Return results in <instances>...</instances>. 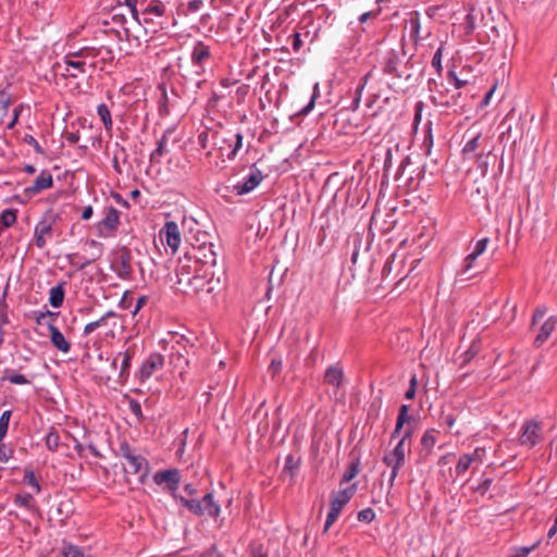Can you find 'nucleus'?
Here are the masks:
<instances>
[{
	"label": "nucleus",
	"instance_id": "nucleus-41",
	"mask_svg": "<svg viewBox=\"0 0 557 557\" xmlns=\"http://www.w3.org/2000/svg\"><path fill=\"white\" fill-rule=\"evenodd\" d=\"M11 419V411L5 410L0 417V442L4 438L8 433L9 422Z\"/></svg>",
	"mask_w": 557,
	"mask_h": 557
},
{
	"label": "nucleus",
	"instance_id": "nucleus-44",
	"mask_svg": "<svg viewBox=\"0 0 557 557\" xmlns=\"http://www.w3.org/2000/svg\"><path fill=\"white\" fill-rule=\"evenodd\" d=\"M320 96V92H319V84L315 83L314 84V87H313V94L310 98V101L307 106H305L304 108H301L299 110V113L302 114V115H306L308 114L312 109H313V106H314V102H315V99Z\"/></svg>",
	"mask_w": 557,
	"mask_h": 557
},
{
	"label": "nucleus",
	"instance_id": "nucleus-13",
	"mask_svg": "<svg viewBox=\"0 0 557 557\" xmlns=\"http://www.w3.org/2000/svg\"><path fill=\"white\" fill-rule=\"evenodd\" d=\"M164 358L160 354H151L141 364L139 369V379L146 381L151 377L156 370L161 369Z\"/></svg>",
	"mask_w": 557,
	"mask_h": 557
},
{
	"label": "nucleus",
	"instance_id": "nucleus-31",
	"mask_svg": "<svg viewBox=\"0 0 557 557\" xmlns=\"http://www.w3.org/2000/svg\"><path fill=\"white\" fill-rule=\"evenodd\" d=\"M481 133H478L474 135L471 139H469L463 148H462V154L465 158H468V156L472 152H474L481 145Z\"/></svg>",
	"mask_w": 557,
	"mask_h": 557
},
{
	"label": "nucleus",
	"instance_id": "nucleus-36",
	"mask_svg": "<svg viewBox=\"0 0 557 557\" xmlns=\"http://www.w3.org/2000/svg\"><path fill=\"white\" fill-rule=\"evenodd\" d=\"M3 380L9 381L10 383L16 384V385H23V384L29 383V381L26 379L25 375L20 374V373H14L11 370L4 371Z\"/></svg>",
	"mask_w": 557,
	"mask_h": 557
},
{
	"label": "nucleus",
	"instance_id": "nucleus-2",
	"mask_svg": "<svg viewBox=\"0 0 557 557\" xmlns=\"http://www.w3.org/2000/svg\"><path fill=\"white\" fill-rule=\"evenodd\" d=\"M174 497L196 516H202L207 513L211 518H218L221 512L220 505L214 500L212 493H207L201 500L196 498H185L183 496L176 495Z\"/></svg>",
	"mask_w": 557,
	"mask_h": 557
},
{
	"label": "nucleus",
	"instance_id": "nucleus-30",
	"mask_svg": "<svg viewBox=\"0 0 557 557\" xmlns=\"http://www.w3.org/2000/svg\"><path fill=\"white\" fill-rule=\"evenodd\" d=\"M407 27L409 28L410 38L417 41L420 32V21L417 12L411 13L410 18L407 21Z\"/></svg>",
	"mask_w": 557,
	"mask_h": 557
},
{
	"label": "nucleus",
	"instance_id": "nucleus-63",
	"mask_svg": "<svg viewBox=\"0 0 557 557\" xmlns=\"http://www.w3.org/2000/svg\"><path fill=\"white\" fill-rule=\"evenodd\" d=\"M98 327H99V324L97 323V321H92V322H90V323L85 325L84 334L85 335H89L90 333H92Z\"/></svg>",
	"mask_w": 557,
	"mask_h": 557
},
{
	"label": "nucleus",
	"instance_id": "nucleus-16",
	"mask_svg": "<svg viewBox=\"0 0 557 557\" xmlns=\"http://www.w3.org/2000/svg\"><path fill=\"white\" fill-rule=\"evenodd\" d=\"M133 356L134 351L127 349L125 351L119 352L117 356L112 361V367L116 369L117 361L121 359V367L119 372V377L121 382H125L129 375V368Z\"/></svg>",
	"mask_w": 557,
	"mask_h": 557
},
{
	"label": "nucleus",
	"instance_id": "nucleus-54",
	"mask_svg": "<svg viewBox=\"0 0 557 557\" xmlns=\"http://www.w3.org/2000/svg\"><path fill=\"white\" fill-rule=\"evenodd\" d=\"M129 409L138 419L143 418L141 406L137 400H131Z\"/></svg>",
	"mask_w": 557,
	"mask_h": 557
},
{
	"label": "nucleus",
	"instance_id": "nucleus-59",
	"mask_svg": "<svg viewBox=\"0 0 557 557\" xmlns=\"http://www.w3.org/2000/svg\"><path fill=\"white\" fill-rule=\"evenodd\" d=\"M546 313L545 308H537L532 317V325H534L539 320L543 319Z\"/></svg>",
	"mask_w": 557,
	"mask_h": 557
},
{
	"label": "nucleus",
	"instance_id": "nucleus-56",
	"mask_svg": "<svg viewBox=\"0 0 557 557\" xmlns=\"http://www.w3.org/2000/svg\"><path fill=\"white\" fill-rule=\"evenodd\" d=\"M411 435H412V430H411V429H407V430L404 432V434H403V436L400 437V440L398 441V443H403V445H404V450H405V451H409V450H410V447H409V445H406V442H407L408 440H410Z\"/></svg>",
	"mask_w": 557,
	"mask_h": 557
},
{
	"label": "nucleus",
	"instance_id": "nucleus-43",
	"mask_svg": "<svg viewBox=\"0 0 557 557\" xmlns=\"http://www.w3.org/2000/svg\"><path fill=\"white\" fill-rule=\"evenodd\" d=\"M60 444V436L57 432L50 431L46 436V445L48 449L54 451L58 449Z\"/></svg>",
	"mask_w": 557,
	"mask_h": 557
},
{
	"label": "nucleus",
	"instance_id": "nucleus-40",
	"mask_svg": "<svg viewBox=\"0 0 557 557\" xmlns=\"http://www.w3.org/2000/svg\"><path fill=\"white\" fill-rule=\"evenodd\" d=\"M65 65H66V75L70 77H77V73L71 72L70 67H73V69L79 71L81 73H84V66H85L84 61H75V60L67 59L65 61Z\"/></svg>",
	"mask_w": 557,
	"mask_h": 557
},
{
	"label": "nucleus",
	"instance_id": "nucleus-9",
	"mask_svg": "<svg viewBox=\"0 0 557 557\" xmlns=\"http://www.w3.org/2000/svg\"><path fill=\"white\" fill-rule=\"evenodd\" d=\"M120 224V212L114 207L106 209L104 218L97 224L98 234L101 237L110 236Z\"/></svg>",
	"mask_w": 557,
	"mask_h": 557
},
{
	"label": "nucleus",
	"instance_id": "nucleus-12",
	"mask_svg": "<svg viewBox=\"0 0 557 557\" xmlns=\"http://www.w3.org/2000/svg\"><path fill=\"white\" fill-rule=\"evenodd\" d=\"M211 57L210 47L202 41H197L191 51V62L197 67V75H201L205 71L203 63Z\"/></svg>",
	"mask_w": 557,
	"mask_h": 557
},
{
	"label": "nucleus",
	"instance_id": "nucleus-29",
	"mask_svg": "<svg viewBox=\"0 0 557 557\" xmlns=\"http://www.w3.org/2000/svg\"><path fill=\"white\" fill-rule=\"evenodd\" d=\"M359 472H360V460L355 459L348 465V468L344 472L342 481H341V485L344 483L350 482L354 478H356L358 475Z\"/></svg>",
	"mask_w": 557,
	"mask_h": 557
},
{
	"label": "nucleus",
	"instance_id": "nucleus-33",
	"mask_svg": "<svg viewBox=\"0 0 557 557\" xmlns=\"http://www.w3.org/2000/svg\"><path fill=\"white\" fill-rule=\"evenodd\" d=\"M166 152V136L163 135L162 138L158 141L157 148L152 151L150 156L151 162L159 163L161 157Z\"/></svg>",
	"mask_w": 557,
	"mask_h": 557
},
{
	"label": "nucleus",
	"instance_id": "nucleus-55",
	"mask_svg": "<svg viewBox=\"0 0 557 557\" xmlns=\"http://www.w3.org/2000/svg\"><path fill=\"white\" fill-rule=\"evenodd\" d=\"M25 480L27 481V483H28L29 485H32V486L35 488V491H36L37 493H39V492H40V485H39V483L37 482V480H36V478H35V475H34V473H33V472L25 473Z\"/></svg>",
	"mask_w": 557,
	"mask_h": 557
},
{
	"label": "nucleus",
	"instance_id": "nucleus-35",
	"mask_svg": "<svg viewBox=\"0 0 557 557\" xmlns=\"http://www.w3.org/2000/svg\"><path fill=\"white\" fill-rule=\"evenodd\" d=\"M14 504L18 507L32 509L34 507V498L29 493L16 494L14 497Z\"/></svg>",
	"mask_w": 557,
	"mask_h": 557
},
{
	"label": "nucleus",
	"instance_id": "nucleus-28",
	"mask_svg": "<svg viewBox=\"0 0 557 557\" xmlns=\"http://www.w3.org/2000/svg\"><path fill=\"white\" fill-rule=\"evenodd\" d=\"M343 376L344 374L342 369L332 366L326 370L324 379L327 384L338 387L342 383Z\"/></svg>",
	"mask_w": 557,
	"mask_h": 557
},
{
	"label": "nucleus",
	"instance_id": "nucleus-38",
	"mask_svg": "<svg viewBox=\"0 0 557 557\" xmlns=\"http://www.w3.org/2000/svg\"><path fill=\"white\" fill-rule=\"evenodd\" d=\"M263 89H265L268 97H270L271 100H274L275 104L278 103V91L274 89V84L271 82L269 74L265 75L264 82H263Z\"/></svg>",
	"mask_w": 557,
	"mask_h": 557
},
{
	"label": "nucleus",
	"instance_id": "nucleus-15",
	"mask_svg": "<svg viewBox=\"0 0 557 557\" xmlns=\"http://www.w3.org/2000/svg\"><path fill=\"white\" fill-rule=\"evenodd\" d=\"M262 181V174L259 170H253L244 182L234 185L233 189L237 195H245L253 190Z\"/></svg>",
	"mask_w": 557,
	"mask_h": 557
},
{
	"label": "nucleus",
	"instance_id": "nucleus-46",
	"mask_svg": "<svg viewBox=\"0 0 557 557\" xmlns=\"http://www.w3.org/2000/svg\"><path fill=\"white\" fill-rule=\"evenodd\" d=\"M442 55H443V46L438 47L435 51L433 59H432V66L436 70L438 75H441L443 67H442Z\"/></svg>",
	"mask_w": 557,
	"mask_h": 557
},
{
	"label": "nucleus",
	"instance_id": "nucleus-14",
	"mask_svg": "<svg viewBox=\"0 0 557 557\" xmlns=\"http://www.w3.org/2000/svg\"><path fill=\"white\" fill-rule=\"evenodd\" d=\"M161 238H165L166 245L175 252L181 244V233L175 222H166L160 232Z\"/></svg>",
	"mask_w": 557,
	"mask_h": 557
},
{
	"label": "nucleus",
	"instance_id": "nucleus-17",
	"mask_svg": "<svg viewBox=\"0 0 557 557\" xmlns=\"http://www.w3.org/2000/svg\"><path fill=\"white\" fill-rule=\"evenodd\" d=\"M557 325V319L555 317H549L544 321L542 326L540 327L539 334L534 338V346L541 347L555 331Z\"/></svg>",
	"mask_w": 557,
	"mask_h": 557
},
{
	"label": "nucleus",
	"instance_id": "nucleus-7",
	"mask_svg": "<svg viewBox=\"0 0 557 557\" xmlns=\"http://www.w3.org/2000/svg\"><path fill=\"white\" fill-rule=\"evenodd\" d=\"M213 244H202L198 247H193L191 251L189 252V256L191 259H194V265L196 268H202V267H216V253L214 251Z\"/></svg>",
	"mask_w": 557,
	"mask_h": 557
},
{
	"label": "nucleus",
	"instance_id": "nucleus-37",
	"mask_svg": "<svg viewBox=\"0 0 557 557\" xmlns=\"http://www.w3.org/2000/svg\"><path fill=\"white\" fill-rule=\"evenodd\" d=\"M472 465H473V459L470 458L469 454L461 455L456 465V473L458 475L463 474Z\"/></svg>",
	"mask_w": 557,
	"mask_h": 557
},
{
	"label": "nucleus",
	"instance_id": "nucleus-53",
	"mask_svg": "<svg viewBox=\"0 0 557 557\" xmlns=\"http://www.w3.org/2000/svg\"><path fill=\"white\" fill-rule=\"evenodd\" d=\"M395 259H396V256L391 255L389 258L386 260V262L383 267V270H382V275L384 277L391 274L393 264L395 263Z\"/></svg>",
	"mask_w": 557,
	"mask_h": 557
},
{
	"label": "nucleus",
	"instance_id": "nucleus-18",
	"mask_svg": "<svg viewBox=\"0 0 557 557\" xmlns=\"http://www.w3.org/2000/svg\"><path fill=\"white\" fill-rule=\"evenodd\" d=\"M436 431L434 429L426 430L421 437V450L419 453L420 461L425 460L431 454L436 444Z\"/></svg>",
	"mask_w": 557,
	"mask_h": 557
},
{
	"label": "nucleus",
	"instance_id": "nucleus-60",
	"mask_svg": "<svg viewBox=\"0 0 557 557\" xmlns=\"http://www.w3.org/2000/svg\"><path fill=\"white\" fill-rule=\"evenodd\" d=\"M292 45H293V49L295 51H298L302 45V41L300 39V36L298 33H294L292 36Z\"/></svg>",
	"mask_w": 557,
	"mask_h": 557
},
{
	"label": "nucleus",
	"instance_id": "nucleus-5",
	"mask_svg": "<svg viewBox=\"0 0 557 557\" xmlns=\"http://www.w3.org/2000/svg\"><path fill=\"white\" fill-rule=\"evenodd\" d=\"M59 220V215L52 210H47L41 216L40 221L35 226L34 237L35 244L39 249L47 245V238L51 237L53 226Z\"/></svg>",
	"mask_w": 557,
	"mask_h": 557
},
{
	"label": "nucleus",
	"instance_id": "nucleus-50",
	"mask_svg": "<svg viewBox=\"0 0 557 557\" xmlns=\"http://www.w3.org/2000/svg\"><path fill=\"white\" fill-rule=\"evenodd\" d=\"M487 243H488L487 237L478 240L472 253H474V256H478V257L481 256L485 251Z\"/></svg>",
	"mask_w": 557,
	"mask_h": 557
},
{
	"label": "nucleus",
	"instance_id": "nucleus-47",
	"mask_svg": "<svg viewBox=\"0 0 557 557\" xmlns=\"http://www.w3.org/2000/svg\"><path fill=\"white\" fill-rule=\"evenodd\" d=\"M234 138H235V144H234L233 148L231 149V151L227 153L228 159L235 158L237 152L239 151V149L243 147L242 134H239V133L235 134Z\"/></svg>",
	"mask_w": 557,
	"mask_h": 557
},
{
	"label": "nucleus",
	"instance_id": "nucleus-58",
	"mask_svg": "<svg viewBox=\"0 0 557 557\" xmlns=\"http://www.w3.org/2000/svg\"><path fill=\"white\" fill-rule=\"evenodd\" d=\"M202 0H191L188 2L187 10L191 13H195L199 11V9L202 7Z\"/></svg>",
	"mask_w": 557,
	"mask_h": 557
},
{
	"label": "nucleus",
	"instance_id": "nucleus-25",
	"mask_svg": "<svg viewBox=\"0 0 557 557\" xmlns=\"http://www.w3.org/2000/svg\"><path fill=\"white\" fill-rule=\"evenodd\" d=\"M177 348H172L173 350L175 349V351L171 354V363L182 373L186 367H188L189 359L181 351V343H177Z\"/></svg>",
	"mask_w": 557,
	"mask_h": 557
},
{
	"label": "nucleus",
	"instance_id": "nucleus-39",
	"mask_svg": "<svg viewBox=\"0 0 557 557\" xmlns=\"http://www.w3.org/2000/svg\"><path fill=\"white\" fill-rule=\"evenodd\" d=\"M62 555L64 557H84L82 549L71 543H65L62 547Z\"/></svg>",
	"mask_w": 557,
	"mask_h": 557
},
{
	"label": "nucleus",
	"instance_id": "nucleus-26",
	"mask_svg": "<svg viewBox=\"0 0 557 557\" xmlns=\"http://www.w3.org/2000/svg\"><path fill=\"white\" fill-rule=\"evenodd\" d=\"M64 283L52 287L49 292V302L53 308H60L64 301Z\"/></svg>",
	"mask_w": 557,
	"mask_h": 557
},
{
	"label": "nucleus",
	"instance_id": "nucleus-51",
	"mask_svg": "<svg viewBox=\"0 0 557 557\" xmlns=\"http://www.w3.org/2000/svg\"><path fill=\"white\" fill-rule=\"evenodd\" d=\"M540 545V541L535 542L531 546L520 547L518 553L512 557H528V555L533 552Z\"/></svg>",
	"mask_w": 557,
	"mask_h": 557
},
{
	"label": "nucleus",
	"instance_id": "nucleus-45",
	"mask_svg": "<svg viewBox=\"0 0 557 557\" xmlns=\"http://www.w3.org/2000/svg\"><path fill=\"white\" fill-rule=\"evenodd\" d=\"M357 518L360 522L370 523L375 519V512L372 508H366L358 512Z\"/></svg>",
	"mask_w": 557,
	"mask_h": 557
},
{
	"label": "nucleus",
	"instance_id": "nucleus-48",
	"mask_svg": "<svg viewBox=\"0 0 557 557\" xmlns=\"http://www.w3.org/2000/svg\"><path fill=\"white\" fill-rule=\"evenodd\" d=\"M469 456L471 459H473V463L480 465L483 462L486 456V450L485 448L476 447L472 454H469Z\"/></svg>",
	"mask_w": 557,
	"mask_h": 557
},
{
	"label": "nucleus",
	"instance_id": "nucleus-61",
	"mask_svg": "<svg viewBox=\"0 0 557 557\" xmlns=\"http://www.w3.org/2000/svg\"><path fill=\"white\" fill-rule=\"evenodd\" d=\"M492 484V479H485L482 483H480L478 486H476V491L480 492L481 494H484L491 486Z\"/></svg>",
	"mask_w": 557,
	"mask_h": 557
},
{
	"label": "nucleus",
	"instance_id": "nucleus-62",
	"mask_svg": "<svg viewBox=\"0 0 557 557\" xmlns=\"http://www.w3.org/2000/svg\"><path fill=\"white\" fill-rule=\"evenodd\" d=\"M423 145L426 147V154H430L431 148H432V145H433V138H432V134H431V128L430 127H429V131H428V135L424 138Z\"/></svg>",
	"mask_w": 557,
	"mask_h": 557
},
{
	"label": "nucleus",
	"instance_id": "nucleus-1",
	"mask_svg": "<svg viewBox=\"0 0 557 557\" xmlns=\"http://www.w3.org/2000/svg\"><path fill=\"white\" fill-rule=\"evenodd\" d=\"M216 267H202L196 268L193 277L186 278V284L193 287V289L199 293L212 294L221 285L222 276L224 272L221 268L215 270Z\"/></svg>",
	"mask_w": 557,
	"mask_h": 557
},
{
	"label": "nucleus",
	"instance_id": "nucleus-23",
	"mask_svg": "<svg viewBox=\"0 0 557 557\" xmlns=\"http://www.w3.org/2000/svg\"><path fill=\"white\" fill-rule=\"evenodd\" d=\"M196 267L194 265V261H191V257L189 252L186 253L185 260H180L176 274L178 277V284L186 283L187 277H191V272L195 273Z\"/></svg>",
	"mask_w": 557,
	"mask_h": 557
},
{
	"label": "nucleus",
	"instance_id": "nucleus-24",
	"mask_svg": "<svg viewBox=\"0 0 557 557\" xmlns=\"http://www.w3.org/2000/svg\"><path fill=\"white\" fill-rule=\"evenodd\" d=\"M133 272L131 265V255L128 251H124L120 257V262L116 269V273L120 277L127 280L131 277Z\"/></svg>",
	"mask_w": 557,
	"mask_h": 557
},
{
	"label": "nucleus",
	"instance_id": "nucleus-49",
	"mask_svg": "<svg viewBox=\"0 0 557 557\" xmlns=\"http://www.w3.org/2000/svg\"><path fill=\"white\" fill-rule=\"evenodd\" d=\"M478 256H474V253H469L465 260H463V264H462V268H461V273L462 274H466L467 272H469L471 270V268L473 267V263L474 261L476 260Z\"/></svg>",
	"mask_w": 557,
	"mask_h": 557
},
{
	"label": "nucleus",
	"instance_id": "nucleus-27",
	"mask_svg": "<svg viewBox=\"0 0 557 557\" xmlns=\"http://www.w3.org/2000/svg\"><path fill=\"white\" fill-rule=\"evenodd\" d=\"M409 406L408 405H401L399 408L397 421L394 431L392 432V438H395L398 436L400 430L403 429L404 424L410 420V417L408 416Z\"/></svg>",
	"mask_w": 557,
	"mask_h": 557
},
{
	"label": "nucleus",
	"instance_id": "nucleus-52",
	"mask_svg": "<svg viewBox=\"0 0 557 557\" xmlns=\"http://www.w3.org/2000/svg\"><path fill=\"white\" fill-rule=\"evenodd\" d=\"M36 323L37 324H47L49 323V321H47L48 318H52L54 315V313L50 312V311H46V312H36Z\"/></svg>",
	"mask_w": 557,
	"mask_h": 557
},
{
	"label": "nucleus",
	"instance_id": "nucleus-3",
	"mask_svg": "<svg viewBox=\"0 0 557 557\" xmlns=\"http://www.w3.org/2000/svg\"><path fill=\"white\" fill-rule=\"evenodd\" d=\"M357 492V484L352 483L351 485L342 488L332 494L330 511L326 516L324 532H326L331 525L337 520L343 508L349 503V500L354 497Z\"/></svg>",
	"mask_w": 557,
	"mask_h": 557
},
{
	"label": "nucleus",
	"instance_id": "nucleus-22",
	"mask_svg": "<svg viewBox=\"0 0 557 557\" xmlns=\"http://www.w3.org/2000/svg\"><path fill=\"white\" fill-rule=\"evenodd\" d=\"M301 465V457L298 454L288 455L285 459L283 472L289 476V483H294V479L297 475Z\"/></svg>",
	"mask_w": 557,
	"mask_h": 557
},
{
	"label": "nucleus",
	"instance_id": "nucleus-57",
	"mask_svg": "<svg viewBox=\"0 0 557 557\" xmlns=\"http://www.w3.org/2000/svg\"><path fill=\"white\" fill-rule=\"evenodd\" d=\"M475 162H476V164H478V168L481 170V172H482L483 174H485V173H486V171H487V166H488V165H487V162L484 160V158H483V154H482V153H481V154H476V156H475Z\"/></svg>",
	"mask_w": 557,
	"mask_h": 557
},
{
	"label": "nucleus",
	"instance_id": "nucleus-11",
	"mask_svg": "<svg viewBox=\"0 0 557 557\" xmlns=\"http://www.w3.org/2000/svg\"><path fill=\"white\" fill-rule=\"evenodd\" d=\"M153 481L158 485H165L170 492H175L181 482V473L177 469L159 471L153 475Z\"/></svg>",
	"mask_w": 557,
	"mask_h": 557
},
{
	"label": "nucleus",
	"instance_id": "nucleus-32",
	"mask_svg": "<svg viewBox=\"0 0 557 557\" xmlns=\"http://www.w3.org/2000/svg\"><path fill=\"white\" fill-rule=\"evenodd\" d=\"M97 112L99 117L101 119L107 131L112 128V119L111 113L107 104L101 103L97 107Z\"/></svg>",
	"mask_w": 557,
	"mask_h": 557
},
{
	"label": "nucleus",
	"instance_id": "nucleus-10",
	"mask_svg": "<svg viewBox=\"0 0 557 557\" xmlns=\"http://www.w3.org/2000/svg\"><path fill=\"white\" fill-rule=\"evenodd\" d=\"M166 5L161 0H151L146 10H141V15L144 16L143 22L145 24L157 23L162 26L163 23L156 20L162 18L166 14Z\"/></svg>",
	"mask_w": 557,
	"mask_h": 557
},
{
	"label": "nucleus",
	"instance_id": "nucleus-34",
	"mask_svg": "<svg viewBox=\"0 0 557 557\" xmlns=\"http://www.w3.org/2000/svg\"><path fill=\"white\" fill-rule=\"evenodd\" d=\"M372 75V71H369L362 78H361V82L359 83V85L357 86L356 88V96L352 100V109L356 110L358 107H359V103H360V100H361V94H362V90L364 88V86L367 85V83L369 82L370 77Z\"/></svg>",
	"mask_w": 557,
	"mask_h": 557
},
{
	"label": "nucleus",
	"instance_id": "nucleus-64",
	"mask_svg": "<svg viewBox=\"0 0 557 557\" xmlns=\"http://www.w3.org/2000/svg\"><path fill=\"white\" fill-rule=\"evenodd\" d=\"M202 557H222V555L216 550L215 546H212L202 555Z\"/></svg>",
	"mask_w": 557,
	"mask_h": 557
},
{
	"label": "nucleus",
	"instance_id": "nucleus-4",
	"mask_svg": "<svg viewBox=\"0 0 557 557\" xmlns=\"http://www.w3.org/2000/svg\"><path fill=\"white\" fill-rule=\"evenodd\" d=\"M120 454L126 460L124 465L126 473L138 474L140 478L148 474V461L143 456L135 454L126 442L120 445Z\"/></svg>",
	"mask_w": 557,
	"mask_h": 557
},
{
	"label": "nucleus",
	"instance_id": "nucleus-20",
	"mask_svg": "<svg viewBox=\"0 0 557 557\" xmlns=\"http://www.w3.org/2000/svg\"><path fill=\"white\" fill-rule=\"evenodd\" d=\"M48 329L50 331V338L53 346L62 352H69L71 345L60 330L52 322L48 323Z\"/></svg>",
	"mask_w": 557,
	"mask_h": 557
},
{
	"label": "nucleus",
	"instance_id": "nucleus-21",
	"mask_svg": "<svg viewBox=\"0 0 557 557\" xmlns=\"http://www.w3.org/2000/svg\"><path fill=\"white\" fill-rule=\"evenodd\" d=\"M401 63V60L398 55V53L395 50H391L387 52L385 60H384V66L383 71L386 74L393 75L394 77L400 78L401 74L398 72V66Z\"/></svg>",
	"mask_w": 557,
	"mask_h": 557
},
{
	"label": "nucleus",
	"instance_id": "nucleus-42",
	"mask_svg": "<svg viewBox=\"0 0 557 557\" xmlns=\"http://www.w3.org/2000/svg\"><path fill=\"white\" fill-rule=\"evenodd\" d=\"M1 222L4 226H12L16 222V210L7 209L1 213Z\"/></svg>",
	"mask_w": 557,
	"mask_h": 557
},
{
	"label": "nucleus",
	"instance_id": "nucleus-8",
	"mask_svg": "<svg viewBox=\"0 0 557 557\" xmlns=\"http://www.w3.org/2000/svg\"><path fill=\"white\" fill-rule=\"evenodd\" d=\"M521 431L522 433L519 437V443L522 446L532 448L543 440L542 428L539 421H525L522 424Z\"/></svg>",
	"mask_w": 557,
	"mask_h": 557
},
{
	"label": "nucleus",
	"instance_id": "nucleus-6",
	"mask_svg": "<svg viewBox=\"0 0 557 557\" xmlns=\"http://www.w3.org/2000/svg\"><path fill=\"white\" fill-rule=\"evenodd\" d=\"M406 453L404 450L403 443L397 445L383 456V463L391 469L388 485L392 488L395 484V480L398 476L399 470L404 467L406 460Z\"/></svg>",
	"mask_w": 557,
	"mask_h": 557
},
{
	"label": "nucleus",
	"instance_id": "nucleus-19",
	"mask_svg": "<svg viewBox=\"0 0 557 557\" xmlns=\"http://www.w3.org/2000/svg\"><path fill=\"white\" fill-rule=\"evenodd\" d=\"M53 178L49 172H41L40 175L34 181L33 185L27 187L25 191L30 195L40 193L41 190L52 187Z\"/></svg>",
	"mask_w": 557,
	"mask_h": 557
}]
</instances>
